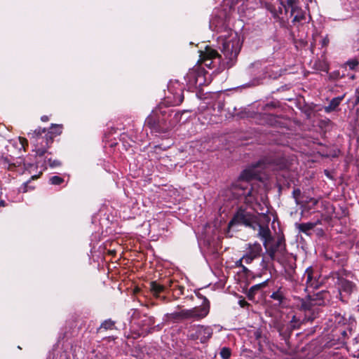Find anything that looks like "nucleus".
<instances>
[{
    "instance_id": "nucleus-35",
    "label": "nucleus",
    "mask_w": 359,
    "mask_h": 359,
    "mask_svg": "<svg viewBox=\"0 0 359 359\" xmlns=\"http://www.w3.org/2000/svg\"><path fill=\"white\" fill-rule=\"evenodd\" d=\"M278 106V104L277 102H271L269 103H267L266 104L264 107H263V109L265 110V111H268V110H270V109H275Z\"/></svg>"
},
{
    "instance_id": "nucleus-41",
    "label": "nucleus",
    "mask_w": 359,
    "mask_h": 359,
    "mask_svg": "<svg viewBox=\"0 0 359 359\" xmlns=\"http://www.w3.org/2000/svg\"><path fill=\"white\" fill-rule=\"evenodd\" d=\"M47 150L45 148H39L36 150V154L39 156H42L46 153Z\"/></svg>"
},
{
    "instance_id": "nucleus-19",
    "label": "nucleus",
    "mask_w": 359,
    "mask_h": 359,
    "mask_svg": "<svg viewBox=\"0 0 359 359\" xmlns=\"http://www.w3.org/2000/svg\"><path fill=\"white\" fill-rule=\"evenodd\" d=\"M346 94L341 96H338L332 98L329 104L324 107V110L326 113H330L332 111L337 110L338 107L340 105L341 101L344 100Z\"/></svg>"
},
{
    "instance_id": "nucleus-9",
    "label": "nucleus",
    "mask_w": 359,
    "mask_h": 359,
    "mask_svg": "<svg viewBox=\"0 0 359 359\" xmlns=\"http://www.w3.org/2000/svg\"><path fill=\"white\" fill-rule=\"evenodd\" d=\"M262 252V245L258 242L247 244L246 252L243 255L244 262L247 264H251L252 261L258 258Z\"/></svg>"
},
{
    "instance_id": "nucleus-12",
    "label": "nucleus",
    "mask_w": 359,
    "mask_h": 359,
    "mask_svg": "<svg viewBox=\"0 0 359 359\" xmlns=\"http://www.w3.org/2000/svg\"><path fill=\"white\" fill-rule=\"evenodd\" d=\"M257 229H258L257 237L263 241V245L265 248H266L268 243L273 240V237L271 236L269 228L268 226H264L260 224L259 222L258 221V226Z\"/></svg>"
},
{
    "instance_id": "nucleus-20",
    "label": "nucleus",
    "mask_w": 359,
    "mask_h": 359,
    "mask_svg": "<svg viewBox=\"0 0 359 359\" xmlns=\"http://www.w3.org/2000/svg\"><path fill=\"white\" fill-rule=\"evenodd\" d=\"M155 324V318L153 316H147V314L143 315V319L140 322V325L143 328L145 327L149 329L147 333H151L154 330V325Z\"/></svg>"
},
{
    "instance_id": "nucleus-10",
    "label": "nucleus",
    "mask_w": 359,
    "mask_h": 359,
    "mask_svg": "<svg viewBox=\"0 0 359 359\" xmlns=\"http://www.w3.org/2000/svg\"><path fill=\"white\" fill-rule=\"evenodd\" d=\"M210 304L208 299H205V304L189 309L190 319L199 320L206 317L210 312Z\"/></svg>"
},
{
    "instance_id": "nucleus-47",
    "label": "nucleus",
    "mask_w": 359,
    "mask_h": 359,
    "mask_svg": "<svg viewBox=\"0 0 359 359\" xmlns=\"http://www.w3.org/2000/svg\"><path fill=\"white\" fill-rule=\"evenodd\" d=\"M292 273H293L292 271L291 272L287 273V276H286L287 280H292L293 279Z\"/></svg>"
},
{
    "instance_id": "nucleus-13",
    "label": "nucleus",
    "mask_w": 359,
    "mask_h": 359,
    "mask_svg": "<svg viewBox=\"0 0 359 359\" xmlns=\"http://www.w3.org/2000/svg\"><path fill=\"white\" fill-rule=\"evenodd\" d=\"M304 278L306 279V287L313 289L318 287L319 283L317 279V273H315L311 267H309L306 269Z\"/></svg>"
},
{
    "instance_id": "nucleus-40",
    "label": "nucleus",
    "mask_w": 359,
    "mask_h": 359,
    "mask_svg": "<svg viewBox=\"0 0 359 359\" xmlns=\"http://www.w3.org/2000/svg\"><path fill=\"white\" fill-rule=\"evenodd\" d=\"M253 335L256 340L259 341L262 337V332L260 330H257L254 332Z\"/></svg>"
},
{
    "instance_id": "nucleus-11",
    "label": "nucleus",
    "mask_w": 359,
    "mask_h": 359,
    "mask_svg": "<svg viewBox=\"0 0 359 359\" xmlns=\"http://www.w3.org/2000/svg\"><path fill=\"white\" fill-rule=\"evenodd\" d=\"M284 242V238L279 237L274 245L270 247L267 246V248H266V253L272 261L279 260L276 257L277 253L283 255L284 252H285L286 249Z\"/></svg>"
},
{
    "instance_id": "nucleus-52",
    "label": "nucleus",
    "mask_w": 359,
    "mask_h": 359,
    "mask_svg": "<svg viewBox=\"0 0 359 359\" xmlns=\"http://www.w3.org/2000/svg\"><path fill=\"white\" fill-rule=\"evenodd\" d=\"M248 303L245 301V300H242V301H240V305L241 306H244L245 305H246Z\"/></svg>"
},
{
    "instance_id": "nucleus-16",
    "label": "nucleus",
    "mask_w": 359,
    "mask_h": 359,
    "mask_svg": "<svg viewBox=\"0 0 359 359\" xmlns=\"http://www.w3.org/2000/svg\"><path fill=\"white\" fill-rule=\"evenodd\" d=\"M199 69L201 67H196L191 69H189V72L185 76V80L189 88H196L198 81V76L199 74Z\"/></svg>"
},
{
    "instance_id": "nucleus-59",
    "label": "nucleus",
    "mask_w": 359,
    "mask_h": 359,
    "mask_svg": "<svg viewBox=\"0 0 359 359\" xmlns=\"http://www.w3.org/2000/svg\"><path fill=\"white\" fill-rule=\"evenodd\" d=\"M345 334H346V332H345V331H344V332H343V335H345Z\"/></svg>"
},
{
    "instance_id": "nucleus-32",
    "label": "nucleus",
    "mask_w": 359,
    "mask_h": 359,
    "mask_svg": "<svg viewBox=\"0 0 359 359\" xmlns=\"http://www.w3.org/2000/svg\"><path fill=\"white\" fill-rule=\"evenodd\" d=\"M359 61L357 59H352L350 60H348L345 65L348 66L350 69L354 70L355 68L358 66Z\"/></svg>"
},
{
    "instance_id": "nucleus-23",
    "label": "nucleus",
    "mask_w": 359,
    "mask_h": 359,
    "mask_svg": "<svg viewBox=\"0 0 359 359\" xmlns=\"http://www.w3.org/2000/svg\"><path fill=\"white\" fill-rule=\"evenodd\" d=\"M318 222H307V223H296L295 227L299 230V232L304 233L306 234H309V231L315 228V226L318 224Z\"/></svg>"
},
{
    "instance_id": "nucleus-29",
    "label": "nucleus",
    "mask_w": 359,
    "mask_h": 359,
    "mask_svg": "<svg viewBox=\"0 0 359 359\" xmlns=\"http://www.w3.org/2000/svg\"><path fill=\"white\" fill-rule=\"evenodd\" d=\"M219 355L222 359H229L231 355V349L228 347L222 348Z\"/></svg>"
},
{
    "instance_id": "nucleus-28",
    "label": "nucleus",
    "mask_w": 359,
    "mask_h": 359,
    "mask_svg": "<svg viewBox=\"0 0 359 359\" xmlns=\"http://www.w3.org/2000/svg\"><path fill=\"white\" fill-rule=\"evenodd\" d=\"M46 132V128H41V127H39L38 128L35 129L32 133H29L28 135L30 138H37L40 135H41L43 133H45Z\"/></svg>"
},
{
    "instance_id": "nucleus-5",
    "label": "nucleus",
    "mask_w": 359,
    "mask_h": 359,
    "mask_svg": "<svg viewBox=\"0 0 359 359\" xmlns=\"http://www.w3.org/2000/svg\"><path fill=\"white\" fill-rule=\"evenodd\" d=\"M144 124L156 133H165L171 128L166 117H162L159 112L154 111L147 116Z\"/></svg>"
},
{
    "instance_id": "nucleus-2",
    "label": "nucleus",
    "mask_w": 359,
    "mask_h": 359,
    "mask_svg": "<svg viewBox=\"0 0 359 359\" xmlns=\"http://www.w3.org/2000/svg\"><path fill=\"white\" fill-rule=\"evenodd\" d=\"M266 161L259 160L248 168L244 170L238 180L233 184L234 194L245 198V203H251L255 200L257 191L254 190L250 181L259 177L260 169L265 168Z\"/></svg>"
},
{
    "instance_id": "nucleus-8",
    "label": "nucleus",
    "mask_w": 359,
    "mask_h": 359,
    "mask_svg": "<svg viewBox=\"0 0 359 359\" xmlns=\"http://www.w3.org/2000/svg\"><path fill=\"white\" fill-rule=\"evenodd\" d=\"M287 6L290 8V17H293V23L306 20V13L302 8L299 0H287Z\"/></svg>"
},
{
    "instance_id": "nucleus-24",
    "label": "nucleus",
    "mask_w": 359,
    "mask_h": 359,
    "mask_svg": "<svg viewBox=\"0 0 359 359\" xmlns=\"http://www.w3.org/2000/svg\"><path fill=\"white\" fill-rule=\"evenodd\" d=\"M206 74V71L203 68L201 67V69H199V74L198 76L196 88H201L203 86L207 85Z\"/></svg>"
},
{
    "instance_id": "nucleus-38",
    "label": "nucleus",
    "mask_w": 359,
    "mask_h": 359,
    "mask_svg": "<svg viewBox=\"0 0 359 359\" xmlns=\"http://www.w3.org/2000/svg\"><path fill=\"white\" fill-rule=\"evenodd\" d=\"M154 111L159 112L162 117H166L167 111L161 105Z\"/></svg>"
},
{
    "instance_id": "nucleus-25",
    "label": "nucleus",
    "mask_w": 359,
    "mask_h": 359,
    "mask_svg": "<svg viewBox=\"0 0 359 359\" xmlns=\"http://www.w3.org/2000/svg\"><path fill=\"white\" fill-rule=\"evenodd\" d=\"M115 327V322L111 319L105 320L98 328V331H101L102 330H113Z\"/></svg>"
},
{
    "instance_id": "nucleus-48",
    "label": "nucleus",
    "mask_w": 359,
    "mask_h": 359,
    "mask_svg": "<svg viewBox=\"0 0 359 359\" xmlns=\"http://www.w3.org/2000/svg\"><path fill=\"white\" fill-rule=\"evenodd\" d=\"M29 181L26 182L24 183V188H23V192H27L28 191V184H29Z\"/></svg>"
},
{
    "instance_id": "nucleus-37",
    "label": "nucleus",
    "mask_w": 359,
    "mask_h": 359,
    "mask_svg": "<svg viewBox=\"0 0 359 359\" xmlns=\"http://www.w3.org/2000/svg\"><path fill=\"white\" fill-rule=\"evenodd\" d=\"M48 163L51 168L59 167L61 165V162L60 161L53 160L52 158H48Z\"/></svg>"
},
{
    "instance_id": "nucleus-44",
    "label": "nucleus",
    "mask_w": 359,
    "mask_h": 359,
    "mask_svg": "<svg viewBox=\"0 0 359 359\" xmlns=\"http://www.w3.org/2000/svg\"><path fill=\"white\" fill-rule=\"evenodd\" d=\"M287 0H285L284 3H282L280 6L284 9L285 13L287 14L289 11L290 12V8H288L287 6Z\"/></svg>"
},
{
    "instance_id": "nucleus-31",
    "label": "nucleus",
    "mask_w": 359,
    "mask_h": 359,
    "mask_svg": "<svg viewBox=\"0 0 359 359\" xmlns=\"http://www.w3.org/2000/svg\"><path fill=\"white\" fill-rule=\"evenodd\" d=\"M49 182L53 185H60L64 182V179L60 176L54 175L49 179Z\"/></svg>"
},
{
    "instance_id": "nucleus-55",
    "label": "nucleus",
    "mask_w": 359,
    "mask_h": 359,
    "mask_svg": "<svg viewBox=\"0 0 359 359\" xmlns=\"http://www.w3.org/2000/svg\"><path fill=\"white\" fill-rule=\"evenodd\" d=\"M280 3V4H281L282 3H284L285 1V0H278Z\"/></svg>"
},
{
    "instance_id": "nucleus-30",
    "label": "nucleus",
    "mask_w": 359,
    "mask_h": 359,
    "mask_svg": "<svg viewBox=\"0 0 359 359\" xmlns=\"http://www.w3.org/2000/svg\"><path fill=\"white\" fill-rule=\"evenodd\" d=\"M266 8L272 14L273 18L279 19L278 12L273 5L271 4H267L266 5Z\"/></svg>"
},
{
    "instance_id": "nucleus-33",
    "label": "nucleus",
    "mask_w": 359,
    "mask_h": 359,
    "mask_svg": "<svg viewBox=\"0 0 359 359\" xmlns=\"http://www.w3.org/2000/svg\"><path fill=\"white\" fill-rule=\"evenodd\" d=\"M243 261H244V259H243V257L237 260L235 263L236 267H240L242 269V271L245 273H248L250 272L249 269L243 264Z\"/></svg>"
},
{
    "instance_id": "nucleus-56",
    "label": "nucleus",
    "mask_w": 359,
    "mask_h": 359,
    "mask_svg": "<svg viewBox=\"0 0 359 359\" xmlns=\"http://www.w3.org/2000/svg\"><path fill=\"white\" fill-rule=\"evenodd\" d=\"M267 116H269V118H273V115L272 114H266Z\"/></svg>"
},
{
    "instance_id": "nucleus-53",
    "label": "nucleus",
    "mask_w": 359,
    "mask_h": 359,
    "mask_svg": "<svg viewBox=\"0 0 359 359\" xmlns=\"http://www.w3.org/2000/svg\"><path fill=\"white\" fill-rule=\"evenodd\" d=\"M181 116V114L180 112H177L175 114V119H178Z\"/></svg>"
},
{
    "instance_id": "nucleus-15",
    "label": "nucleus",
    "mask_w": 359,
    "mask_h": 359,
    "mask_svg": "<svg viewBox=\"0 0 359 359\" xmlns=\"http://www.w3.org/2000/svg\"><path fill=\"white\" fill-rule=\"evenodd\" d=\"M338 286L340 292H344L348 295H350L356 289V286L353 282L345 278L339 279Z\"/></svg>"
},
{
    "instance_id": "nucleus-51",
    "label": "nucleus",
    "mask_w": 359,
    "mask_h": 359,
    "mask_svg": "<svg viewBox=\"0 0 359 359\" xmlns=\"http://www.w3.org/2000/svg\"><path fill=\"white\" fill-rule=\"evenodd\" d=\"M41 120L44 122L47 121L48 120V117L47 116H41Z\"/></svg>"
},
{
    "instance_id": "nucleus-36",
    "label": "nucleus",
    "mask_w": 359,
    "mask_h": 359,
    "mask_svg": "<svg viewBox=\"0 0 359 359\" xmlns=\"http://www.w3.org/2000/svg\"><path fill=\"white\" fill-rule=\"evenodd\" d=\"M54 135L50 133V131H48L46 135H45V138H46V144L47 146H48L49 144H51L53 141V138H54Z\"/></svg>"
},
{
    "instance_id": "nucleus-27",
    "label": "nucleus",
    "mask_w": 359,
    "mask_h": 359,
    "mask_svg": "<svg viewBox=\"0 0 359 359\" xmlns=\"http://www.w3.org/2000/svg\"><path fill=\"white\" fill-rule=\"evenodd\" d=\"M62 126L58 124H52L49 130L55 137L62 133Z\"/></svg>"
},
{
    "instance_id": "nucleus-57",
    "label": "nucleus",
    "mask_w": 359,
    "mask_h": 359,
    "mask_svg": "<svg viewBox=\"0 0 359 359\" xmlns=\"http://www.w3.org/2000/svg\"><path fill=\"white\" fill-rule=\"evenodd\" d=\"M36 178H37V177L36 175L32 177V179H36Z\"/></svg>"
},
{
    "instance_id": "nucleus-49",
    "label": "nucleus",
    "mask_w": 359,
    "mask_h": 359,
    "mask_svg": "<svg viewBox=\"0 0 359 359\" xmlns=\"http://www.w3.org/2000/svg\"><path fill=\"white\" fill-rule=\"evenodd\" d=\"M260 265L263 267V268H266L267 267V263L265 260V259H262L261 263H260Z\"/></svg>"
},
{
    "instance_id": "nucleus-45",
    "label": "nucleus",
    "mask_w": 359,
    "mask_h": 359,
    "mask_svg": "<svg viewBox=\"0 0 359 359\" xmlns=\"http://www.w3.org/2000/svg\"><path fill=\"white\" fill-rule=\"evenodd\" d=\"M359 104V87L355 90V100L354 102V105H358Z\"/></svg>"
},
{
    "instance_id": "nucleus-46",
    "label": "nucleus",
    "mask_w": 359,
    "mask_h": 359,
    "mask_svg": "<svg viewBox=\"0 0 359 359\" xmlns=\"http://www.w3.org/2000/svg\"><path fill=\"white\" fill-rule=\"evenodd\" d=\"M196 297H197L198 298L203 299V302H202V304H205V299H208L205 296H203V294H201V293H199V292H196Z\"/></svg>"
},
{
    "instance_id": "nucleus-21",
    "label": "nucleus",
    "mask_w": 359,
    "mask_h": 359,
    "mask_svg": "<svg viewBox=\"0 0 359 359\" xmlns=\"http://www.w3.org/2000/svg\"><path fill=\"white\" fill-rule=\"evenodd\" d=\"M149 290L154 297L160 298V294L165 291V286L156 281H151L149 283Z\"/></svg>"
},
{
    "instance_id": "nucleus-6",
    "label": "nucleus",
    "mask_w": 359,
    "mask_h": 359,
    "mask_svg": "<svg viewBox=\"0 0 359 359\" xmlns=\"http://www.w3.org/2000/svg\"><path fill=\"white\" fill-rule=\"evenodd\" d=\"M273 327L279 333V336L283 339L285 344L289 346L290 338L292 331L298 328V325L294 324H287L280 320L275 319L273 320Z\"/></svg>"
},
{
    "instance_id": "nucleus-17",
    "label": "nucleus",
    "mask_w": 359,
    "mask_h": 359,
    "mask_svg": "<svg viewBox=\"0 0 359 359\" xmlns=\"http://www.w3.org/2000/svg\"><path fill=\"white\" fill-rule=\"evenodd\" d=\"M268 281H269V279L266 280L265 281H264L261 283H259V284H257V285H252V287H250V288L247 292V297H248V299L253 301L255 298L256 294L261 292L262 289L264 288L267 285Z\"/></svg>"
},
{
    "instance_id": "nucleus-50",
    "label": "nucleus",
    "mask_w": 359,
    "mask_h": 359,
    "mask_svg": "<svg viewBox=\"0 0 359 359\" xmlns=\"http://www.w3.org/2000/svg\"><path fill=\"white\" fill-rule=\"evenodd\" d=\"M6 205L4 200H0V207H5Z\"/></svg>"
},
{
    "instance_id": "nucleus-34",
    "label": "nucleus",
    "mask_w": 359,
    "mask_h": 359,
    "mask_svg": "<svg viewBox=\"0 0 359 359\" xmlns=\"http://www.w3.org/2000/svg\"><path fill=\"white\" fill-rule=\"evenodd\" d=\"M342 77H344V75H341L339 70L334 71L329 74V79L333 81L337 80Z\"/></svg>"
},
{
    "instance_id": "nucleus-14",
    "label": "nucleus",
    "mask_w": 359,
    "mask_h": 359,
    "mask_svg": "<svg viewBox=\"0 0 359 359\" xmlns=\"http://www.w3.org/2000/svg\"><path fill=\"white\" fill-rule=\"evenodd\" d=\"M196 333L201 342L205 343L212 337L213 330L209 326L198 325Z\"/></svg>"
},
{
    "instance_id": "nucleus-4",
    "label": "nucleus",
    "mask_w": 359,
    "mask_h": 359,
    "mask_svg": "<svg viewBox=\"0 0 359 359\" xmlns=\"http://www.w3.org/2000/svg\"><path fill=\"white\" fill-rule=\"evenodd\" d=\"M258 221V217L255 214L239 208L229 222V227H232L236 224H242L253 230H257Z\"/></svg>"
},
{
    "instance_id": "nucleus-3",
    "label": "nucleus",
    "mask_w": 359,
    "mask_h": 359,
    "mask_svg": "<svg viewBox=\"0 0 359 359\" xmlns=\"http://www.w3.org/2000/svg\"><path fill=\"white\" fill-rule=\"evenodd\" d=\"M330 297L329 292L321 290L305 298H298V307L304 311V321L312 322L318 315V306H325Z\"/></svg>"
},
{
    "instance_id": "nucleus-43",
    "label": "nucleus",
    "mask_w": 359,
    "mask_h": 359,
    "mask_svg": "<svg viewBox=\"0 0 359 359\" xmlns=\"http://www.w3.org/2000/svg\"><path fill=\"white\" fill-rule=\"evenodd\" d=\"M299 320H297L295 316H293L291 320L289 323H286L287 324H294L298 325V328L299 327Z\"/></svg>"
},
{
    "instance_id": "nucleus-18",
    "label": "nucleus",
    "mask_w": 359,
    "mask_h": 359,
    "mask_svg": "<svg viewBox=\"0 0 359 359\" xmlns=\"http://www.w3.org/2000/svg\"><path fill=\"white\" fill-rule=\"evenodd\" d=\"M189 313L190 312H189V309H182L180 311L169 313L168 314V316L169 319L173 321H182L190 320Z\"/></svg>"
},
{
    "instance_id": "nucleus-39",
    "label": "nucleus",
    "mask_w": 359,
    "mask_h": 359,
    "mask_svg": "<svg viewBox=\"0 0 359 359\" xmlns=\"http://www.w3.org/2000/svg\"><path fill=\"white\" fill-rule=\"evenodd\" d=\"M305 203H311L313 206H316L318 203V199H316L315 198H306Z\"/></svg>"
},
{
    "instance_id": "nucleus-26",
    "label": "nucleus",
    "mask_w": 359,
    "mask_h": 359,
    "mask_svg": "<svg viewBox=\"0 0 359 359\" xmlns=\"http://www.w3.org/2000/svg\"><path fill=\"white\" fill-rule=\"evenodd\" d=\"M292 197L295 201V203L297 205H300L302 201H301V198H303V195L302 194V191L300 189L295 188L292 191Z\"/></svg>"
},
{
    "instance_id": "nucleus-1",
    "label": "nucleus",
    "mask_w": 359,
    "mask_h": 359,
    "mask_svg": "<svg viewBox=\"0 0 359 359\" xmlns=\"http://www.w3.org/2000/svg\"><path fill=\"white\" fill-rule=\"evenodd\" d=\"M241 48L240 38L234 34L229 39H225L222 43V52L224 57V59L222 58L217 50L206 46L205 50L201 51L200 60L207 67L215 68V71L221 72L225 69L232 67L236 64Z\"/></svg>"
},
{
    "instance_id": "nucleus-58",
    "label": "nucleus",
    "mask_w": 359,
    "mask_h": 359,
    "mask_svg": "<svg viewBox=\"0 0 359 359\" xmlns=\"http://www.w3.org/2000/svg\"><path fill=\"white\" fill-rule=\"evenodd\" d=\"M254 65H255V64H251L250 67H253Z\"/></svg>"
},
{
    "instance_id": "nucleus-7",
    "label": "nucleus",
    "mask_w": 359,
    "mask_h": 359,
    "mask_svg": "<svg viewBox=\"0 0 359 359\" xmlns=\"http://www.w3.org/2000/svg\"><path fill=\"white\" fill-rule=\"evenodd\" d=\"M168 90L172 96H168V102L172 106H178L184 100V88L180 83H175L168 86Z\"/></svg>"
},
{
    "instance_id": "nucleus-54",
    "label": "nucleus",
    "mask_w": 359,
    "mask_h": 359,
    "mask_svg": "<svg viewBox=\"0 0 359 359\" xmlns=\"http://www.w3.org/2000/svg\"><path fill=\"white\" fill-rule=\"evenodd\" d=\"M277 11H278V12L279 15H280V14H282V13H283V8H282V6H281V7H280Z\"/></svg>"
},
{
    "instance_id": "nucleus-22",
    "label": "nucleus",
    "mask_w": 359,
    "mask_h": 359,
    "mask_svg": "<svg viewBox=\"0 0 359 359\" xmlns=\"http://www.w3.org/2000/svg\"><path fill=\"white\" fill-rule=\"evenodd\" d=\"M270 297L278 302V304H282L285 300V289L280 286L276 291H274Z\"/></svg>"
},
{
    "instance_id": "nucleus-42",
    "label": "nucleus",
    "mask_w": 359,
    "mask_h": 359,
    "mask_svg": "<svg viewBox=\"0 0 359 359\" xmlns=\"http://www.w3.org/2000/svg\"><path fill=\"white\" fill-rule=\"evenodd\" d=\"M330 43V39L327 36H325L321 41L320 43L322 47H326Z\"/></svg>"
}]
</instances>
